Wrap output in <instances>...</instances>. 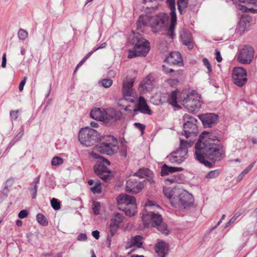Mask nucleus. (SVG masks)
Instances as JSON below:
<instances>
[{"label": "nucleus", "mask_w": 257, "mask_h": 257, "mask_svg": "<svg viewBox=\"0 0 257 257\" xmlns=\"http://www.w3.org/2000/svg\"><path fill=\"white\" fill-rule=\"evenodd\" d=\"M215 141H218L217 136L205 131L201 134L195 145L196 159L206 166L211 167V163L205 159L218 161L224 157V152L222 147L215 144Z\"/></svg>", "instance_id": "nucleus-1"}, {"label": "nucleus", "mask_w": 257, "mask_h": 257, "mask_svg": "<svg viewBox=\"0 0 257 257\" xmlns=\"http://www.w3.org/2000/svg\"><path fill=\"white\" fill-rule=\"evenodd\" d=\"M118 150V142L113 136H108L106 137L105 141H103L95 146L90 155L94 159H97L96 164L94 166V170L96 174L101 179L107 181L111 179V172L107 168L110 165L109 161L104 159L97 152L112 155L117 152Z\"/></svg>", "instance_id": "nucleus-2"}, {"label": "nucleus", "mask_w": 257, "mask_h": 257, "mask_svg": "<svg viewBox=\"0 0 257 257\" xmlns=\"http://www.w3.org/2000/svg\"><path fill=\"white\" fill-rule=\"evenodd\" d=\"M163 192L174 207L186 209L190 207L193 202L192 195L182 188L164 187Z\"/></svg>", "instance_id": "nucleus-3"}, {"label": "nucleus", "mask_w": 257, "mask_h": 257, "mask_svg": "<svg viewBox=\"0 0 257 257\" xmlns=\"http://www.w3.org/2000/svg\"><path fill=\"white\" fill-rule=\"evenodd\" d=\"M128 42L134 47L133 50H128V58L145 57L150 50L149 42L143 37L140 33H131L128 37Z\"/></svg>", "instance_id": "nucleus-4"}, {"label": "nucleus", "mask_w": 257, "mask_h": 257, "mask_svg": "<svg viewBox=\"0 0 257 257\" xmlns=\"http://www.w3.org/2000/svg\"><path fill=\"white\" fill-rule=\"evenodd\" d=\"M180 98L182 104L191 112H197L201 107L200 96L195 92H182Z\"/></svg>", "instance_id": "nucleus-5"}, {"label": "nucleus", "mask_w": 257, "mask_h": 257, "mask_svg": "<svg viewBox=\"0 0 257 257\" xmlns=\"http://www.w3.org/2000/svg\"><path fill=\"white\" fill-rule=\"evenodd\" d=\"M169 18L165 13H160L153 17V22L151 23V27L157 31H168L174 32L176 23H175L173 28H171L172 17L170 23L169 22Z\"/></svg>", "instance_id": "nucleus-6"}, {"label": "nucleus", "mask_w": 257, "mask_h": 257, "mask_svg": "<svg viewBox=\"0 0 257 257\" xmlns=\"http://www.w3.org/2000/svg\"><path fill=\"white\" fill-rule=\"evenodd\" d=\"M189 146L190 143L187 141L180 140L179 148L170 153L167 157V159L172 163L181 164L187 158L188 147Z\"/></svg>", "instance_id": "nucleus-7"}, {"label": "nucleus", "mask_w": 257, "mask_h": 257, "mask_svg": "<svg viewBox=\"0 0 257 257\" xmlns=\"http://www.w3.org/2000/svg\"><path fill=\"white\" fill-rule=\"evenodd\" d=\"M117 202L119 205L124 206L122 210L125 212L126 215L133 216L136 213V201L134 196L122 194L117 197Z\"/></svg>", "instance_id": "nucleus-8"}, {"label": "nucleus", "mask_w": 257, "mask_h": 257, "mask_svg": "<svg viewBox=\"0 0 257 257\" xmlns=\"http://www.w3.org/2000/svg\"><path fill=\"white\" fill-rule=\"evenodd\" d=\"M100 135L94 129L89 127L82 128L78 135L80 143L86 147H90L95 144L99 140Z\"/></svg>", "instance_id": "nucleus-9"}, {"label": "nucleus", "mask_w": 257, "mask_h": 257, "mask_svg": "<svg viewBox=\"0 0 257 257\" xmlns=\"http://www.w3.org/2000/svg\"><path fill=\"white\" fill-rule=\"evenodd\" d=\"M254 50L250 46L244 45L238 51L236 59L237 61L242 64H250L253 58Z\"/></svg>", "instance_id": "nucleus-10"}, {"label": "nucleus", "mask_w": 257, "mask_h": 257, "mask_svg": "<svg viewBox=\"0 0 257 257\" xmlns=\"http://www.w3.org/2000/svg\"><path fill=\"white\" fill-rule=\"evenodd\" d=\"M134 81L127 78L122 83V94L123 99L125 100L133 103L137 99V96L133 89Z\"/></svg>", "instance_id": "nucleus-11"}, {"label": "nucleus", "mask_w": 257, "mask_h": 257, "mask_svg": "<svg viewBox=\"0 0 257 257\" xmlns=\"http://www.w3.org/2000/svg\"><path fill=\"white\" fill-rule=\"evenodd\" d=\"M142 218L145 226H148L150 224L153 226H156V225H158L162 222L161 215L152 211H144Z\"/></svg>", "instance_id": "nucleus-12"}, {"label": "nucleus", "mask_w": 257, "mask_h": 257, "mask_svg": "<svg viewBox=\"0 0 257 257\" xmlns=\"http://www.w3.org/2000/svg\"><path fill=\"white\" fill-rule=\"evenodd\" d=\"M183 120L184 131L187 137H188L189 134H195L197 132L196 119L190 115L185 114L183 116Z\"/></svg>", "instance_id": "nucleus-13"}, {"label": "nucleus", "mask_w": 257, "mask_h": 257, "mask_svg": "<svg viewBox=\"0 0 257 257\" xmlns=\"http://www.w3.org/2000/svg\"><path fill=\"white\" fill-rule=\"evenodd\" d=\"M232 77L235 85L242 87L247 81L246 71L241 67L234 68Z\"/></svg>", "instance_id": "nucleus-14"}, {"label": "nucleus", "mask_w": 257, "mask_h": 257, "mask_svg": "<svg viewBox=\"0 0 257 257\" xmlns=\"http://www.w3.org/2000/svg\"><path fill=\"white\" fill-rule=\"evenodd\" d=\"M144 186L143 183L135 178H131L126 183V191L132 194H137L142 190Z\"/></svg>", "instance_id": "nucleus-15"}, {"label": "nucleus", "mask_w": 257, "mask_h": 257, "mask_svg": "<svg viewBox=\"0 0 257 257\" xmlns=\"http://www.w3.org/2000/svg\"><path fill=\"white\" fill-rule=\"evenodd\" d=\"M124 218V216L119 213L113 214L109 225V231L112 236L116 232L120 224L123 222Z\"/></svg>", "instance_id": "nucleus-16"}, {"label": "nucleus", "mask_w": 257, "mask_h": 257, "mask_svg": "<svg viewBox=\"0 0 257 257\" xmlns=\"http://www.w3.org/2000/svg\"><path fill=\"white\" fill-rule=\"evenodd\" d=\"M251 20V17L247 14L241 15L237 25L238 31L240 32L247 31L250 26Z\"/></svg>", "instance_id": "nucleus-17"}, {"label": "nucleus", "mask_w": 257, "mask_h": 257, "mask_svg": "<svg viewBox=\"0 0 257 257\" xmlns=\"http://www.w3.org/2000/svg\"><path fill=\"white\" fill-rule=\"evenodd\" d=\"M200 119L206 127H211L217 122L218 115L214 113H206L199 115Z\"/></svg>", "instance_id": "nucleus-18"}, {"label": "nucleus", "mask_w": 257, "mask_h": 257, "mask_svg": "<svg viewBox=\"0 0 257 257\" xmlns=\"http://www.w3.org/2000/svg\"><path fill=\"white\" fill-rule=\"evenodd\" d=\"M104 120L103 122L104 123H108L109 122H113L116 121L119 117L118 113L116 110L113 108H108L106 109H104Z\"/></svg>", "instance_id": "nucleus-19"}, {"label": "nucleus", "mask_w": 257, "mask_h": 257, "mask_svg": "<svg viewBox=\"0 0 257 257\" xmlns=\"http://www.w3.org/2000/svg\"><path fill=\"white\" fill-rule=\"evenodd\" d=\"M153 22V17L149 14H142L141 15L137 22L138 30H141L143 27L150 26Z\"/></svg>", "instance_id": "nucleus-20"}, {"label": "nucleus", "mask_w": 257, "mask_h": 257, "mask_svg": "<svg viewBox=\"0 0 257 257\" xmlns=\"http://www.w3.org/2000/svg\"><path fill=\"white\" fill-rule=\"evenodd\" d=\"M166 61L169 63L180 66L183 65V60L181 54L178 51L171 52L166 58Z\"/></svg>", "instance_id": "nucleus-21"}, {"label": "nucleus", "mask_w": 257, "mask_h": 257, "mask_svg": "<svg viewBox=\"0 0 257 257\" xmlns=\"http://www.w3.org/2000/svg\"><path fill=\"white\" fill-rule=\"evenodd\" d=\"M169 249L168 244L163 240L159 241L155 246L156 252L160 257H165L168 252Z\"/></svg>", "instance_id": "nucleus-22"}, {"label": "nucleus", "mask_w": 257, "mask_h": 257, "mask_svg": "<svg viewBox=\"0 0 257 257\" xmlns=\"http://www.w3.org/2000/svg\"><path fill=\"white\" fill-rule=\"evenodd\" d=\"M134 111L135 112L136 111H139L141 113L149 115H151L152 114V111L149 108L146 100L142 96H140L139 97L137 108L135 109Z\"/></svg>", "instance_id": "nucleus-23"}, {"label": "nucleus", "mask_w": 257, "mask_h": 257, "mask_svg": "<svg viewBox=\"0 0 257 257\" xmlns=\"http://www.w3.org/2000/svg\"><path fill=\"white\" fill-rule=\"evenodd\" d=\"M143 237L141 235H136L132 237L126 244V248H131L132 247H136L140 248L143 243Z\"/></svg>", "instance_id": "nucleus-24"}, {"label": "nucleus", "mask_w": 257, "mask_h": 257, "mask_svg": "<svg viewBox=\"0 0 257 257\" xmlns=\"http://www.w3.org/2000/svg\"><path fill=\"white\" fill-rule=\"evenodd\" d=\"M167 4L170 10V15L172 17V25L173 28L175 23H177V17L176 14L175 0H167Z\"/></svg>", "instance_id": "nucleus-25"}, {"label": "nucleus", "mask_w": 257, "mask_h": 257, "mask_svg": "<svg viewBox=\"0 0 257 257\" xmlns=\"http://www.w3.org/2000/svg\"><path fill=\"white\" fill-rule=\"evenodd\" d=\"M180 37L182 43L191 50L193 47V40L190 33H181Z\"/></svg>", "instance_id": "nucleus-26"}, {"label": "nucleus", "mask_w": 257, "mask_h": 257, "mask_svg": "<svg viewBox=\"0 0 257 257\" xmlns=\"http://www.w3.org/2000/svg\"><path fill=\"white\" fill-rule=\"evenodd\" d=\"M155 86V81L154 78L151 76H147L144 80L142 86L140 87L143 89H145L146 91H151Z\"/></svg>", "instance_id": "nucleus-27"}, {"label": "nucleus", "mask_w": 257, "mask_h": 257, "mask_svg": "<svg viewBox=\"0 0 257 257\" xmlns=\"http://www.w3.org/2000/svg\"><path fill=\"white\" fill-rule=\"evenodd\" d=\"M90 116L93 119L103 121L104 120V109L96 108L90 112Z\"/></svg>", "instance_id": "nucleus-28"}, {"label": "nucleus", "mask_w": 257, "mask_h": 257, "mask_svg": "<svg viewBox=\"0 0 257 257\" xmlns=\"http://www.w3.org/2000/svg\"><path fill=\"white\" fill-rule=\"evenodd\" d=\"M182 168L175 167H169L167 165L164 164L161 167V176H165L169 175L170 173L181 171Z\"/></svg>", "instance_id": "nucleus-29"}, {"label": "nucleus", "mask_w": 257, "mask_h": 257, "mask_svg": "<svg viewBox=\"0 0 257 257\" xmlns=\"http://www.w3.org/2000/svg\"><path fill=\"white\" fill-rule=\"evenodd\" d=\"M153 175V172L147 168L141 169L139 170V171L135 173V176L142 178L145 177L152 178Z\"/></svg>", "instance_id": "nucleus-30"}, {"label": "nucleus", "mask_w": 257, "mask_h": 257, "mask_svg": "<svg viewBox=\"0 0 257 257\" xmlns=\"http://www.w3.org/2000/svg\"><path fill=\"white\" fill-rule=\"evenodd\" d=\"M254 8H247L243 5H239L238 9L240 11L242 12H250L251 13L256 14L257 13V1L252 4Z\"/></svg>", "instance_id": "nucleus-31"}, {"label": "nucleus", "mask_w": 257, "mask_h": 257, "mask_svg": "<svg viewBox=\"0 0 257 257\" xmlns=\"http://www.w3.org/2000/svg\"><path fill=\"white\" fill-rule=\"evenodd\" d=\"M152 102L155 105H158L163 103L165 100V97L162 96L161 93H156L151 98Z\"/></svg>", "instance_id": "nucleus-32"}, {"label": "nucleus", "mask_w": 257, "mask_h": 257, "mask_svg": "<svg viewBox=\"0 0 257 257\" xmlns=\"http://www.w3.org/2000/svg\"><path fill=\"white\" fill-rule=\"evenodd\" d=\"M177 93L176 91H174L170 93L168 96L167 101L168 102L174 107H178L177 101Z\"/></svg>", "instance_id": "nucleus-33"}, {"label": "nucleus", "mask_w": 257, "mask_h": 257, "mask_svg": "<svg viewBox=\"0 0 257 257\" xmlns=\"http://www.w3.org/2000/svg\"><path fill=\"white\" fill-rule=\"evenodd\" d=\"M254 163L250 164L246 169H245L242 172L237 176L236 181H240L253 168Z\"/></svg>", "instance_id": "nucleus-34"}, {"label": "nucleus", "mask_w": 257, "mask_h": 257, "mask_svg": "<svg viewBox=\"0 0 257 257\" xmlns=\"http://www.w3.org/2000/svg\"><path fill=\"white\" fill-rule=\"evenodd\" d=\"M39 177H38L36 180H35L32 184L34 186L33 187L31 188L30 190L32 193V197L33 199L35 198L37 196V192L38 189V184L39 183Z\"/></svg>", "instance_id": "nucleus-35"}, {"label": "nucleus", "mask_w": 257, "mask_h": 257, "mask_svg": "<svg viewBox=\"0 0 257 257\" xmlns=\"http://www.w3.org/2000/svg\"><path fill=\"white\" fill-rule=\"evenodd\" d=\"M188 0H177L178 9L181 14L188 5Z\"/></svg>", "instance_id": "nucleus-36"}, {"label": "nucleus", "mask_w": 257, "mask_h": 257, "mask_svg": "<svg viewBox=\"0 0 257 257\" xmlns=\"http://www.w3.org/2000/svg\"><path fill=\"white\" fill-rule=\"evenodd\" d=\"M37 220L41 225L46 226L48 224V221L46 217L41 213L37 215Z\"/></svg>", "instance_id": "nucleus-37"}, {"label": "nucleus", "mask_w": 257, "mask_h": 257, "mask_svg": "<svg viewBox=\"0 0 257 257\" xmlns=\"http://www.w3.org/2000/svg\"><path fill=\"white\" fill-rule=\"evenodd\" d=\"M101 184L99 180H96V182L93 187H91V191L94 194H99L101 191Z\"/></svg>", "instance_id": "nucleus-38"}, {"label": "nucleus", "mask_w": 257, "mask_h": 257, "mask_svg": "<svg viewBox=\"0 0 257 257\" xmlns=\"http://www.w3.org/2000/svg\"><path fill=\"white\" fill-rule=\"evenodd\" d=\"M99 84L104 88L110 87L112 84V80L111 79H103L99 81Z\"/></svg>", "instance_id": "nucleus-39"}, {"label": "nucleus", "mask_w": 257, "mask_h": 257, "mask_svg": "<svg viewBox=\"0 0 257 257\" xmlns=\"http://www.w3.org/2000/svg\"><path fill=\"white\" fill-rule=\"evenodd\" d=\"M164 71L166 73H172V76H179L182 75V71L181 70H177L175 71L172 69H166L164 65L163 66Z\"/></svg>", "instance_id": "nucleus-40"}, {"label": "nucleus", "mask_w": 257, "mask_h": 257, "mask_svg": "<svg viewBox=\"0 0 257 257\" xmlns=\"http://www.w3.org/2000/svg\"><path fill=\"white\" fill-rule=\"evenodd\" d=\"M154 227H157L159 230L165 234H168L169 233V230L167 229L166 225L165 223H163L162 222V223H159L158 225H156V226H154Z\"/></svg>", "instance_id": "nucleus-41"}, {"label": "nucleus", "mask_w": 257, "mask_h": 257, "mask_svg": "<svg viewBox=\"0 0 257 257\" xmlns=\"http://www.w3.org/2000/svg\"><path fill=\"white\" fill-rule=\"evenodd\" d=\"M51 204L52 208L55 210H58L60 209V202L55 198L51 200Z\"/></svg>", "instance_id": "nucleus-42"}, {"label": "nucleus", "mask_w": 257, "mask_h": 257, "mask_svg": "<svg viewBox=\"0 0 257 257\" xmlns=\"http://www.w3.org/2000/svg\"><path fill=\"white\" fill-rule=\"evenodd\" d=\"M63 163V160L59 157H55L53 158L51 164L52 166H58Z\"/></svg>", "instance_id": "nucleus-43"}, {"label": "nucleus", "mask_w": 257, "mask_h": 257, "mask_svg": "<svg viewBox=\"0 0 257 257\" xmlns=\"http://www.w3.org/2000/svg\"><path fill=\"white\" fill-rule=\"evenodd\" d=\"M162 0H143L144 3L145 4H147L149 3H154L153 5H151L150 6L152 8H157L159 6V2L161 1Z\"/></svg>", "instance_id": "nucleus-44"}, {"label": "nucleus", "mask_w": 257, "mask_h": 257, "mask_svg": "<svg viewBox=\"0 0 257 257\" xmlns=\"http://www.w3.org/2000/svg\"><path fill=\"white\" fill-rule=\"evenodd\" d=\"M219 174V171L217 170L211 171L206 175V178L208 179L213 178L218 176Z\"/></svg>", "instance_id": "nucleus-45"}, {"label": "nucleus", "mask_w": 257, "mask_h": 257, "mask_svg": "<svg viewBox=\"0 0 257 257\" xmlns=\"http://www.w3.org/2000/svg\"><path fill=\"white\" fill-rule=\"evenodd\" d=\"M100 206V204L99 202H97L94 203L93 211L95 215H98L99 214Z\"/></svg>", "instance_id": "nucleus-46"}, {"label": "nucleus", "mask_w": 257, "mask_h": 257, "mask_svg": "<svg viewBox=\"0 0 257 257\" xmlns=\"http://www.w3.org/2000/svg\"><path fill=\"white\" fill-rule=\"evenodd\" d=\"M202 61L204 65L207 68L208 72H211L212 71V68L207 58H204L203 59Z\"/></svg>", "instance_id": "nucleus-47"}, {"label": "nucleus", "mask_w": 257, "mask_h": 257, "mask_svg": "<svg viewBox=\"0 0 257 257\" xmlns=\"http://www.w3.org/2000/svg\"><path fill=\"white\" fill-rule=\"evenodd\" d=\"M14 182V179L13 178H10L7 179L6 182V186L4 188L5 190L8 189L9 187H11Z\"/></svg>", "instance_id": "nucleus-48"}, {"label": "nucleus", "mask_w": 257, "mask_h": 257, "mask_svg": "<svg viewBox=\"0 0 257 257\" xmlns=\"http://www.w3.org/2000/svg\"><path fill=\"white\" fill-rule=\"evenodd\" d=\"M134 125L141 132V134L143 135L144 133V130L145 128V126L139 122H136L134 123Z\"/></svg>", "instance_id": "nucleus-49"}, {"label": "nucleus", "mask_w": 257, "mask_h": 257, "mask_svg": "<svg viewBox=\"0 0 257 257\" xmlns=\"http://www.w3.org/2000/svg\"><path fill=\"white\" fill-rule=\"evenodd\" d=\"M28 215V212L27 211V210H22L19 212L18 214V217L21 219H23L27 217Z\"/></svg>", "instance_id": "nucleus-50"}, {"label": "nucleus", "mask_w": 257, "mask_h": 257, "mask_svg": "<svg viewBox=\"0 0 257 257\" xmlns=\"http://www.w3.org/2000/svg\"><path fill=\"white\" fill-rule=\"evenodd\" d=\"M167 82L172 87H175L178 83V81L177 79H170L168 80Z\"/></svg>", "instance_id": "nucleus-51"}, {"label": "nucleus", "mask_w": 257, "mask_h": 257, "mask_svg": "<svg viewBox=\"0 0 257 257\" xmlns=\"http://www.w3.org/2000/svg\"><path fill=\"white\" fill-rule=\"evenodd\" d=\"M18 110H13L10 112V116L12 119L16 120L18 117Z\"/></svg>", "instance_id": "nucleus-52"}, {"label": "nucleus", "mask_w": 257, "mask_h": 257, "mask_svg": "<svg viewBox=\"0 0 257 257\" xmlns=\"http://www.w3.org/2000/svg\"><path fill=\"white\" fill-rule=\"evenodd\" d=\"M238 215H236V214L234 215L233 217H232L228 222H227L225 225V227H228L232 223H233L236 219Z\"/></svg>", "instance_id": "nucleus-53"}, {"label": "nucleus", "mask_w": 257, "mask_h": 257, "mask_svg": "<svg viewBox=\"0 0 257 257\" xmlns=\"http://www.w3.org/2000/svg\"><path fill=\"white\" fill-rule=\"evenodd\" d=\"M238 1L241 3L244 4H248V5H252L253 3L257 2V0H238Z\"/></svg>", "instance_id": "nucleus-54"}, {"label": "nucleus", "mask_w": 257, "mask_h": 257, "mask_svg": "<svg viewBox=\"0 0 257 257\" xmlns=\"http://www.w3.org/2000/svg\"><path fill=\"white\" fill-rule=\"evenodd\" d=\"M26 80H27V77H25L23 79V80H22V81L21 82V83L19 85V89L20 91H21L23 90L24 86L25 85L26 82Z\"/></svg>", "instance_id": "nucleus-55"}, {"label": "nucleus", "mask_w": 257, "mask_h": 257, "mask_svg": "<svg viewBox=\"0 0 257 257\" xmlns=\"http://www.w3.org/2000/svg\"><path fill=\"white\" fill-rule=\"evenodd\" d=\"M146 206L151 207H152L153 206H156L157 208H160V207L158 205H156L155 202L152 201H148L147 204H146Z\"/></svg>", "instance_id": "nucleus-56"}, {"label": "nucleus", "mask_w": 257, "mask_h": 257, "mask_svg": "<svg viewBox=\"0 0 257 257\" xmlns=\"http://www.w3.org/2000/svg\"><path fill=\"white\" fill-rule=\"evenodd\" d=\"M86 239L87 236L85 233H81L77 237V239L79 241H85Z\"/></svg>", "instance_id": "nucleus-57"}, {"label": "nucleus", "mask_w": 257, "mask_h": 257, "mask_svg": "<svg viewBox=\"0 0 257 257\" xmlns=\"http://www.w3.org/2000/svg\"><path fill=\"white\" fill-rule=\"evenodd\" d=\"M24 133V130L23 128L16 136V137L15 138V140L16 141H18L20 138H22V137L23 136Z\"/></svg>", "instance_id": "nucleus-58"}, {"label": "nucleus", "mask_w": 257, "mask_h": 257, "mask_svg": "<svg viewBox=\"0 0 257 257\" xmlns=\"http://www.w3.org/2000/svg\"><path fill=\"white\" fill-rule=\"evenodd\" d=\"M6 63H7L6 54V53H5L3 55L2 67L3 68H5L6 66Z\"/></svg>", "instance_id": "nucleus-59"}, {"label": "nucleus", "mask_w": 257, "mask_h": 257, "mask_svg": "<svg viewBox=\"0 0 257 257\" xmlns=\"http://www.w3.org/2000/svg\"><path fill=\"white\" fill-rule=\"evenodd\" d=\"M18 36L20 39L24 40L28 37V33H18Z\"/></svg>", "instance_id": "nucleus-60"}, {"label": "nucleus", "mask_w": 257, "mask_h": 257, "mask_svg": "<svg viewBox=\"0 0 257 257\" xmlns=\"http://www.w3.org/2000/svg\"><path fill=\"white\" fill-rule=\"evenodd\" d=\"M92 236L96 239L99 238V232L98 230H94L92 232Z\"/></svg>", "instance_id": "nucleus-61"}, {"label": "nucleus", "mask_w": 257, "mask_h": 257, "mask_svg": "<svg viewBox=\"0 0 257 257\" xmlns=\"http://www.w3.org/2000/svg\"><path fill=\"white\" fill-rule=\"evenodd\" d=\"M216 59L217 62H221L222 60V57L221 56L220 53L219 51H216Z\"/></svg>", "instance_id": "nucleus-62"}, {"label": "nucleus", "mask_w": 257, "mask_h": 257, "mask_svg": "<svg viewBox=\"0 0 257 257\" xmlns=\"http://www.w3.org/2000/svg\"><path fill=\"white\" fill-rule=\"evenodd\" d=\"M225 217V214H223L221 216V218L220 219V220L218 222V223H217L216 225H215V226H214L213 227H212L211 228V230H213L215 228H216L217 227V226H218L221 222L222 220L223 219H224Z\"/></svg>", "instance_id": "nucleus-63"}, {"label": "nucleus", "mask_w": 257, "mask_h": 257, "mask_svg": "<svg viewBox=\"0 0 257 257\" xmlns=\"http://www.w3.org/2000/svg\"><path fill=\"white\" fill-rule=\"evenodd\" d=\"M120 155L121 156L125 157L126 156V150L125 148L123 147L120 152Z\"/></svg>", "instance_id": "nucleus-64"}]
</instances>
